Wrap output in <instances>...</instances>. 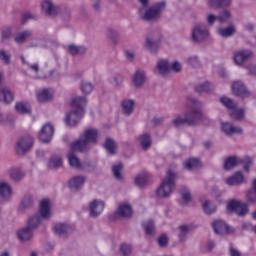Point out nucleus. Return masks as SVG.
<instances>
[{
	"label": "nucleus",
	"instance_id": "63",
	"mask_svg": "<svg viewBox=\"0 0 256 256\" xmlns=\"http://www.w3.org/2000/svg\"><path fill=\"white\" fill-rule=\"evenodd\" d=\"M30 19H37V15L31 12H25L22 14V23H27Z\"/></svg>",
	"mask_w": 256,
	"mask_h": 256
},
{
	"label": "nucleus",
	"instance_id": "9",
	"mask_svg": "<svg viewBox=\"0 0 256 256\" xmlns=\"http://www.w3.org/2000/svg\"><path fill=\"white\" fill-rule=\"evenodd\" d=\"M161 42V33L159 31L151 32L146 36L144 49L149 53H157L159 51V43Z\"/></svg>",
	"mask_w": 256,
	"mask_h": 256
},
{
	"label": "nucleus",
	"instance_id": "52",
	"mask_svg": "<svg viewBox=\"0 0 256 256\" xmlns=\"http://www.w3.org/2000/svg\"><path fill=\"white\" fill-rule=\"evenodd\" d=\"M149 177L147 176V174L142 173V174H138L135 177V183L138 187H143L145 185V183H147Z\"/></svg>",
	"mask_w": 256,
	"mask_h": 256
},
{
	"label": "nucleus",
	"instance_id": "45",
	"mask_svg": "<svg viewBox=\"0 0 256 256\" xmlns=\"http://www.w3.org/2000/svg\"><path fill=\"white\" fill-rule=\"evenodd\" d=\"M109 83L115 87V89H121L123 87V76L117 74L109 78Z\"/></svg>",
	"mask_w": 256,
	"mask_h": 256
},
{
	"label": "nucleus",
	"instance_id": "18",
	"mask_svg": "<svg viewBox=\"0 0 256 256\" xmlns=\"http://www.w3.org/2000/svg\"><path fill=\"white\" fill-rule=\"evenodd\" d=\"M154 73L161 75L162 77L169 75V73H171V64H169V61L167 60H159L154 69Z\"/></svg>",
	"mask_w": 256,
	"mask_h": 256
},
{
	"label": "nucleus",
	"instance_id": "16",
	"mask_svg": "<svg viewBox=\"0 0 256 256\" xmlns=\"http://www.w3.org/2000/svg\"><path fill=\"white\" fill-rule=\"evenodd\" d=\"M253 57V51L246 49V50H239L234 53L233 59L236 65H243L246 61H249Z\"/></svg>",
	"mask_w": 256,
	"mask_h": 256
},
{
	"label": "nucleus",
	"instance_id": "48",
	"mask_svg": "<svg viewBox=\"0 0 256 256\" xmlns=\"http://www.w3.org/2000/svg\"><path fill=\"white\" fill-rule=\"evenodd\" d=\"M142 225L146 235H153L155 233V222L153 220H148Z\"/></svg>",
	"mask_w": 256,
	"mask_h": 256
},
{
	"label": "nucleus",
	"instance_id": "2",
	"mask_svg": "<svg viewBox=\"0 0 256 256\" xmlns=\"http://www.w3.org/2000/svg\"><path fill=\"white\" fill-rule=\"evenodd\" d=\"M53 216V211H51V201L45 199L40 202L39 213L31 215L27 220V226L32 231L39 229L43 225V221H49Z\"/></svg>",
	"mask_w": 256,
	"mask_h": 256
},
{
	"label": "nucleus",
	"instance_id": "39",
	"mask_svg": "<svg viewBox=\"0 0 256 256\" xmlns=\"http://www.w3.org/2000/svg\"><path fill=\"white\" fill-rule=\"evenodd\" d=\"M68 51L70 55L75 57L76 55H85V53H87V48H85V46L69 45Z\"/></svg>",
	"mask_w": 256,
	"mask_h": 256
},
{
	"label": "nucleus",
	"instance_id": "3",
	"mask_svg": "<svg viewBox=\"0 0 256 256\" xmlns=\"http://www.w3.org/2000/svg\"><path fill=\"white\" fill-rule=\"evenodd\" d=\"M141 3L142 8L139 9L138 13L140 18L143 21H159L163 12L165 11V7H167V3L165 1H161L153 4L149 7V0H138ZM144 7H149L145 10Z\"/></svg>",
	"mask_w": 256,
	"mask_h": 256
},
{
	"label": "nucleus",
	"instance_id": "35",
	"mask_svg": "<svg viewBox=\"0 0 256 256\" xmlns=\"http://www.w3.org/2000/svg\"><path fill=\"white\" fill-rule=\"evenodd\" d=\"M31 37H33V32L31 30H24L16 34L14 41L21 45Z\"/></svg>",
	"mask_w": 256,
	"mask_h": 256
},
{
	"label": "nucleus",
	"instance_id": "51",
	"mask_svg": "<svg viewBox=\"0 0 256 256\" xmlns=\"http://www.w3.org/2000/svg\"><path fill=\"white\" fill-rule=\"evenodd\" d=\"M222 105L226 107L227 109H230L233 111L234 109H237V103H235L232 99L224 97L220 99Z\"/></svg>",
	"mask_w": 256,
	"mask_h": 256
},
{
	"label": "nucleus",
	"instance_id": "61",
	"mask_svg": "<svg viewBox=\"0 0 256 256\" xmlns=\"http://www.w3.org/2000/svg\"><path fill=\"white\" fill-rule=\"evenodd\" d=\"M132 251H133V248L131 247V245H129V244H122L121 246H120V253H121V255H123V256H129V255H131V253H132Z\"/></svg>",
	"mask_w": 256,
	"mask_h": 256
},
{
	"label": "nucleus",
	"instance_id": "21",
	"mask_svg": "<svg viewBox=\"0 0 256 256\" xmlns=\"http://www.w3.org/2000/svg\"><path fill=\"white\" fill-rule=\"evenodd\" d=\"M223 133L228 136L231 135H241L243 133V128L239 126H233V124L229 122H224L221 125Z\"/></svg>",
	"mask_w": 256,
	"mask_h": 256
},
{
	"label": "nucleus",
	"instance_id": "26",
	"mask_svg": "<svg viewBox=\"0 0 256 256\" xmlns=\"http://www.w3.org/2000/svg\"><path fill=\"white\" fill-rule=\"evenodd\" d=\"M138 141L143 151H149V149H151V145H153V140L151 139V135H149V133L140 135Z\"/></svg>",
	"mask_w": 256,
	"mask_h": 256
},
{
	"label": "nucleus",
	"instance_id": "59",
	"mask_svg": "<svg viewBox=\"0 0 256 256\" xmlns=\"http://www.w3.org/2000/svg\"><path fill=\"white\" fill-rule=\"evenodd\" d=\"M0 60L5 65H9L11 63V54L5 50H0Z\"/></svg>",
	"mask_w": 256,
	"mask_h": 256
},
{
	"label": "nucleus",
	"instance_id": "37",
	"mask_svg": "<svg viewBox=\"0 0 256 256\" xmlns=\"http://www.w3.org/2000/svg\"><path fill=\"white\" fill-rule=\"evenodd\" d=\"M12 190L11 186L7 182H1L0 183V197L2 199H9L11 197Z\"/></svg>",
	"mask_w": 256,
	"mask_h": 256
},
{
	"label": "nucleus",
	"instance_id": "64",
	"mask_svg": "<svg viewBox=\"0 0 256 256\" xmlns=\"http://www.w3.org/2000/svg\"><path fill=\"white\" fill-rule=\"evenodd\" d=\"M246 197L250 203H256V191L255 190H253V189L249 190Z\"/></svg>",
	"mask_w": 256,
	"mask_h": 256
},
{
	"label": "nucleus",
	"instance_id": "42",
	"mask_svg": "<svg viewBox=\"0 0 256 256\" xmlns=\"http://www.w3.org/2000/svg\"><path fill=\"white\" fill-rule=\"evenodd\" d=\"M61 165H63V158H61L59 155L52 156L48 163V167L50 169H57L61 167Z\"/></svg>",
	"mask_w": 256,
	"mask_h": 256
},
{
	"label": "nucleus",
	"instance_id": "32",
	"mask_svg": "<svg viewBox=\"0 0 256 256\" xmlns=\"http://www.w3.org/2000/svg\"><path fill=\"white\" fill-rule=\"evenodd\" d=\"M239 163H243V161L239 159L237 156H230L226 158L224 161V169L225 171H229L234 167H237Z\"/></svg>",
	"mask_w": 256,
	"mask_h": 256
},
{
	"label": "nucleus",
	"instance_id": "6",
	"mask_svg": "<svg viewBox=\"0 0 256 256\" xmlns=\"http://www.w3.org/2000/svg\"><path fill=\"white\" fill-rule=\"evenodd\" d=\"M177 181V173L173 172V170H168L166 174V178L162 180V183L158 187L156 193L158 197L162 199H166L171 196V193L175 191V183Z\"/></svg>",
	"mask_w": 256,
	"mask_h": 256
},
{
	"label": "nucleus",
	"instance_id": "23",
	"mask_svg": "<svg viewBox=\"0 0 256 256\" xmlns=\"http://www.w3.org/2000/svg\"><path fill=\"white\" fill-rule=\"evenodd\" d=\"M226 183L227 185H230V187H233V185H242V183H245V176L243 175V172H236L226 179Z\"/></svg>",
	"mask_w": 256,
	"mask_h": 256
},
{
	"label": "nucleus",
	"instance_id": "11",
	"mask_svg": "<svg viewBox=\"0 0 256 256\" xmlns=\"http://www.w3.org/2000/svg\"><path fill=\"white\" fill-rule=\"evenodd\" d=\"M41 9L46 17H57L61 13V7L55 5L53 0H42Z\"/></svg>",
	"mask_w": 256,
	"mask_h": 256
},
{
	"label": "nucleus",
	"instance_id": "57",
	"mask_svg": "<svg viewBox=\"0 0 256 256\" xmlns=\"http://www.w3.org/2000/svg\"><path fill=\"white\" fill-rule=\"evenodd\" d=\"M122 169H123V164H121V163L114 165L112 167V173H113L115 179H123V176L121 175Z\"/></svg>",
	"mask_w": 256,
	"mask_h": 256
},
{
	"label": "nucleus",
	"instance_id": "28",
	"mask_svg": "<svg viewBox=\"0 0 256 256\" xmlns=\"http://www.w3.org/2000/svg\"><path fill=\"white\" fill-rule=\"evenodd\" d=\"M232 0H207V5L210 9H225L231 5Z\"/></svg>",
	"mask_w": 256,
	"mask_h": 256
},
{
	"label": "nucleus",
	"instance_id": "13",
	"mask_svg": "<svg viewBox=\"0 0 256 256\" xmlns=\"http://www.w3.org/2000/svg\"><path fill=\"white\" fill-rule=\"evenodd\" d=\"M105 209V202L103 200H93L89 203V215L93 219H97Z\"/></svg>",
	"mask_w": 256,
	"mask_h": 256
},
{
	"label": "nucleus",
	"instance_id": "8",
	"mask_svg": "<svg viewBox=\"0 0 256 256\" xmlns=\"http://www.w3.org/2000/svg\"><path fill=\"white\" fill-rule=\"evenodd\" d=\"M226 209L229 213H235L238 217H245V215L249 214V204L237 199L228 201Z\"/></svg>",
	"mask_w": 256,
	"mask_h": 256
},
{
	"label": "nucleus",
	"instance_id": "49",
	"mask_svg": "<svg viewBox=\"0 0 256 256\" xmlns=\"http://www.w3.org/2000/svg\"><path fill=\"white\" fill-rule=\"evenodd\" d=\"M80 91H82L84 95H89L93 91V85L91 84V82L82 80L80 82Z\"/></svg>",
	"mask_w": 256,
	"mask_h": 256
},
{
	"label": "nucleus",
	"instance_id": "22",
	"mask_svg": "<svg viewBox=\"0 0 256 256\" xmlns=\"http://www.w3.org/2000/svg\"><path fill=\"white\" fill-rule=\"evenodd\" d=\"M33 205H34L33 196L25 195L20 202L18 211L19 213H25V211H28V209H31Z\"/></svg>",
	"mask_w": 256,
	"mask_h": 256
},
{
	"label": "nucleus",
	"instance_id": "36",
	"mask_svg": "<svg viewBox=\"0 0 256 256\" xmlns=\"http://www.w3.org/2000/svg\"><path fill=\"white\" fill-rule=\"evenodd\" d=\"M104 148L109 155H117V142L112 138H106Z\"/></svg>",
	"mask_w": 256,
	"mask_h": 256
},
{
	"label": "nucleus",
	"instance_id": "60",
	"mask_svg": "<svg viewBox=\"0 0 256 256\" xmlns=\"http://www.w3.org/2000/svg\"><path fill=\"white\" fill-rule=\"evenodd\" d=\"M59 15H61L64 21H69L71 19V10L67 7H60Z\"/></svg>",
	"mask_w": 256,
	"mask_h": 256
},
{
	"label": "nucleus",
	"instance_id": "41",
	"mask_svg": "<svg viewBox=\"0 0 256 256\" xmlns=\"http://www.w3.org/2000/svg\"><path fill=\"white\" fill-rule=\"evenodd\" d=\"M37 97H38V101H40V103H45V101H49V100L53 99V94L51 93L50 89L45 88L37 94Z\"/></svg>",
	"mask_w": 256,
	"mask_h": 256
},
{
	"label": "nucleus",
	"instance_id": "15",
	"mask_svg": "<svg viewBox=\"0 0 256 256\" xmlns=\"http://www.w3.org/2000/svg\"><path fill=\"white\" fill-rule=\"evenodd\" d=\"M232 93L238 97H251V92L247 89V86L242 81H235L232 83Z\"/></svg>",
	"mask_w": 256,
	"mask_h": 256
},
{
	"label": "nucleus",
	"instance_id": "53",
	"mask_svg": "<svg viewBox=\"0 0 256 256\" xmlns=\"http://www.w3.org/2000/svg\"><path fill=\"white\" fill-rule=\"evenodd\" d=\"M172 125L173 127H183V125H187V121L185 119V116L177 115L173 120H172Z\"/></svg>",
	"mask_w": 256,
	"mask_h": 256
},
{
	"label": "nucleus",
	"instance_id": "44",
	"mask_svg": "<svg viewBox=\"0 0 256 256\" xmlns=\"http://www.w3.org/2000/svg\"><path fill=\"white\" fill-rule=\"evenodd\" d=\"M25 177V172L19 168H12L10 170V178L13 181H21Z\"/></svg>",
	"mask_w": 256,
	"mask_h": 256
},
{
	"label": "nucleus",
	"instance_id": "17",
	"mask_svg": "<svg viewBox=\"0 0 256 256\" xmlns=\"http://www.w3.org/2000/svg\"><path fill=\"white\" fill-rule=\"evenodd\" d=\"M212 227L216 235H227V233L233 232V229H231L229 225H227V223H225L223 220L214 221L212 223Z\"/></svg>",
	"mask_w": 256,
	"mask_h": 256
},
{
	"label": "nucleus",
	"instance_id": "34",
	"mask_svg": "<svg viewBox=\"0 0 256 256\" xmlns=\"http://www.w3.org/2000/svg\"><path fill=\"white\" fill-rule=\"evenodd\" d=\"M13 99H14L13 92H11L9 88L4 87L0 89V101H2L3 103L9 104L13 101Z\"/></svg>",
	"mask_w": 256,
	"mask_h": 256
},
{
	"label": "nucleus",
	"instance_id": "27",
	"mask_svg": "<svg viewBox=\"0 0 256 256\" xmlns=\"http://www.w3.org/2000/svg\"><path fill=\"white\" fill-rule=\"evenodd\" d=\"M235 33H237V27H235V25L233 24L218 29V35H220V37H223V39H229V37H233Z\"/></svg>",
	"mask_w": 256,
	"mask_h": 256
},
{
	"label": "nucleus",
	"instance_id": "56",
	"mask_svg": "<svg viewBox=\"0 0 256 256\" xmlns=\"http://www.w3.org/2000/svg\"><path fill=\"white\" fill-rule=\"evenodd\" d=\"M186 63L191 67H201V60L198 56H190L186 59Z\"/></svg>",
	"mask_w": 256,
	"mask_h": 256
},
{
	"label": "nucleus",
	"instance_id": "7",
	"mask_svg": "<svg viewBox=\"0 0 256 256\" xmlns=\"http://www.w3.org/2000/svg\"><path fill=\"white\" fill-rule=\"evenodd\" d=\"M211 37V31L209 30V26L203 22H197L191 28L190 31V41L192 43H205V41L209 40Z\"/></svg>",
	"mask_w": 256,
	"mask_h": 256
},
{
	"label": "nucleus",
	"instance_id": "47",
	"mask_svg": "<svg viewBox=\"0 0 256 256\" xmlns=\"http://www.w3.org/2000/svg\"><path fill=\"white\" fill-rule=\"evenodd\" d=\"M78 169L80 171H88V173H91V171H95V169H97V164H93L91 161L87 160L82 162Z\"/></svg>",
	"mask_w": 256,
	"mask_h": 256
},
{
	"label": "nucleus",
	"instance_id": "62",
	"mask_svg": "<svg viewBox=\"0 0 256 256\" xmlns=\"http://www.w3.org/2000/svg\"><path fill=\"white\" fill-rule=\"evenodd\" d=\"M106 35L107 37H109V39H111L114 43L115 41H117V38L119 37V33L116 32L115 29L113 28H108L106 31Z\"/></svg>",
	"mask_w": 256,
	"mask_h": 256
},
{
	"label": "nucleus",
	"instance_id": "14",
	"mask_svg": "<svg viewBox=\"0 0 256 256\" xmlns=\"http://www.w3.org/2000/svg\"><path fill=\"white\" fill-rule=\"evenodd\" d=\"M55 128L50 123L44 124L39 133L41 143H49L53 139Z\"/></svg>",
	"mask_w": 256,
	"mask_h": 256
},
{
	"label": "nucleus",
	"instance_id": "29",
	"mask_svg": "<svg viewBox=\"0 0 256 256\" xmlns=\"http://www.w3.org/2000/svg\"><path fill=\"white\" fill-rule=\"evenodd\" d=\"M121 105L124 115L129 116L135 111V100L133 99H124Z\"/></svg>",
	"mask_w": 256,
	"mask_h": 256
},
{
	"label": "nucleus",
	"instance_id": "50",
	"mask_svg": "<svg viewBox=\"0 0 256 256\" xmlns=\"http://www.w3.org/2000/svg\"><path fill=\"white\" fill-rule=\"evenodd\" d=\"M91 9L93 11V13H95L96 15H99V13H101L103 11V2H101V0H91Z\"/></svg>",
	"mask_w": 256,
	"mask_h": 256
},
{
	"label": "nucleus",
	"instance_id": "33",
	"mask_svg": "<svg viewBox=\"0 0 256 256\" xmlns=\"http://www.w3.org/2000/svg\"><path fill=\"white\" fill-rule=\"evenodd\" d=\"M17 235L20 241H29L33 237V230L29 226H25L18 230Z\"/></svg>",
	"mask_w": 256,
	"mask_h": 256
},
{
	"label": "nucleus",
	"instance_id": "40",
	"mask_svg": "<svg viewBox=\"0 0 256 256\" xmlns=\"http://www.w3.org/2000/svg\"><path fill=\"white\" fill-rule=\"evenodd\" d=\"M15 110L17 113L25 115L27 113H31V106L27 102H17L15 105Z\"/></svg>",
	"mask_w": 256,
	"mask_h": 256
},
{
	"label": "nucleus",
	"instance_id": "55",
	"mask_svg": "<svg viewBox=\"0 0 256 256\" xmlns=\"http://www.w3.org/2000/svg\"><path fill=\"white\" fill-rule=\"evenodd\" d=\"M231 19V12L229 10H224L219 13L218 15V21L220 23H227Z\"/></svg>",
	"mask_w": 256,
	"mask_h": 256
},
{
	"label": "nucleus",
	"instance_id": "5",
	"mask_svg": "<svg viewBox=\"0 0 256 256\" xmlns=\"http://www.w3.org/2000/svg\"><path fill=\"white\" fill-rule=\"evenodd\" d=\"M188 111L184 114V119H186V125L193 127L199 123L201 119V112L199 109L203 107V103L196 98H189L187 101Z\"/></svg>",
	"mask_w": 256,
	"mask_h": 256
},
{
	"label": "nucleus",
	"instance_id": "54",
	"mask_svg": "<svg viewBox=\"0 0 256 256\" xmlns=\"http://www.w3.org/2000/svg\"><path fill=\"white\" fill-rule=\"evenodd\" d=\"M230 116L232 119H235V121H241V119H243V117H245V111L243 109L237 110V108H235L230 113Z\"/></svg>",
	"mask_w": 256,
	"mask_h": 256
},
{
	"label": "nucleus",
	"instance_id": "38",
	"mask_svg": "<svg viewBox=\"0 0 256 256\" xmlns=\"http://www.w3.org/2000/svg\"><path fill=\"white\" fill-rule=\"evenodd\" d=\"M202 207L206 215H213V213L217 212V205H215L211 200H205Z\"/></svg>",
	"mask_w": 256,
	"mask_h": 256
},
{
	"label": "nucleus",
	"instance_id": "19",
	"mask_svg": "<svg viewBox=\"0 0 256 256\" xmlns=\"http://www.w3.org/2000/svg\"><path fill=\"white\" fill-rule=\"evenodd\" d=\"M85 181H87L85 176H74L69 180L68 187L74 191H79L85 185Z\"/></svg>",
	"mask_w": 256,
	"mask_h": 256
},
{
	"label": "nucleus",
	"instance_id": "43",
	"mask_svg": "<svg viewBox=\"0 0 256 256\" xmlns=\"http://www.w3.org/2000/svg\"><path fill=\"white\" fill-rule=\"evenodd\" d=\"M195 91L196 93H210V91H213V84L209 82L198 84Z\"/></svg>",
	"mask_w": 256,
	"mask_h": 256
},
{
	"label": "nucleus",
	"instance_id": "4",
	"mask_svg": "<svg viewBox=\"0 0 256 256\" xmlns=\"http://www.w3.org/2000/svg\"><path fill=\"white\" fill-rule=\"evenodd\" d=\"M99 141V130L95 128L86 129L80 138L72 143V149L79 150L80 153H85L89 151V145H95Z\"/></svg>",
	"mask_w": 256,
	"mask_h": 256
},
{
	"label": "nucleus",
	"instance_id": "58",
	"mask_svg": "<svg viewBox=\"0 0 256 256\" xmlns=\"http://www.w3.org/2000/svg\"><path fill=\"white\" fill-rule=\"evenodd\" d=\"M12 35H13V29L11 27H6L2 29V32H1L2 41H7L11 39Z\"/></svg>",
	"mask_w": 256,
	"mask_h": 256
},
{
	"label": "nucleus",
	"instance_id": "30",
	"mask_svg": "<svg viewBox=\"0 0 256 256\" xmlns=\"http://www.w3.org/2000/svg\"><path fill=\"white\" fill-rule=\"evenodd\" d=\"M180 195L182 200H180L179 204L182 207H185L187 204L191 203V191H189L187 186H182L180 188Z\"/></svg>",
	"mask_w": 256,
	"mask_h": 256
},
{
	"label": "nucleus",
	"instance_id": "25",
	"mask_svg": "<svg viewBox=\"0 0 256 256\" xmlns=\"http://www.w3.org/2000/svg\"><path fill=\"white\" fill-rule=\"evenodd\" d=\"M177 231L179 242L185 243V241H187V235L191 233V226L188 224H181L178 226Z\"/></svg>",
	"mask_w": 256,
	"mask_h": 256
},
{
	"label": "nucleus",
	"instance_id": "1",
	"mask_svg": "<svg viewBox=\"0 0 256 256\" xmlns=\"http://www.w3.org/2000/svg\"><path fill=\"white\" fill-rule=\"evenodd\" d=\"M87 98L83 96L76 97L71 101V111L66 114L65 123L68 127H75L85 114Z\"/></svg>",
	"mask_w": 256,
	"mask_h": 256
},
{
	"label": "nucleus",
	"instance_id": "20",
	"mask_svg": "<svg viewBox=\"0 0 256 256\" xmlns=\"http://www.w3.org/2000/svg\"><path fill=\"white\" fill-rule=\"evenodd\" d=\"M145 81H147V73L141 69L136 70L132 77L134 86L137 88L143 87V85H145Z\"/></svg>",
	"mask_w": 256,
	"mask_h": 256
},
{
	"label": "nucleus",
	"instance_id": "24",
	"mask_svg": "<svg viewBox=\"0 0 256 256\" xmlns=\"http://www.w3.org/2000/svg\"><path fill=\"white\" fill-rule=\"evenodd\" d=\"M75 151H79L76 149H73V144H71V150L68 153V163L70 167H74V169H79L81 167V161L79 160V157L75 155Z\"/></svg>",
	"mask_w": 256,
	"mask_h": 256
},
{
	"label": "nucleus",
	"instance_id": "10",
	"mask_svg": "<svg viewBox=\"0 0 256 256\" xmlns=\"http://www.w3.org/2000/svg\"><path fill=\"white\" fill-rule=\"evenodd\" d=\"M133 216V208L129 204H120L118 209L109 216L110 221H117V219H129Z\"/></svg>",
	"mask_w": 256,
	"mask_h": 256
},
{
	"label": "nucleus",
	"instance_id": "46",
	"mask_svg": "<svg viewBox=\"0 0 256 256\" xmlns=\"http://www.w3.org/2000/svg\"><path fill=\"white\" fill-rule=\"evenodd\" d=\"M183 167L184 169H187V171H191L192 169H195V167H199V159L190 158L183 163Z\"/></svg>",
	"mask_w": 256,
	"mask_h": 256
},
{
	"label": "nucleus",
	"instance_id": "31",
	"mask_svg": "<svg viewBox=\"0 0 256 256\" xmlns=\"http://www.w3.org/2000/svg\"><path fill=\"white\" fill-rule=\"evenodd\" d=\"M54 233L60 237H67L71 233V227L67 224L58 223L54 226Z\"/></svg>",
	"mask_w": 256,
	"mask_h": 256
},
{
	"label": "nucleus",
	"instance_id": "12",
	"mask_svg": "<svg viewBox=\"0 0 256 256\" xmlns=\"http://www.w3.org/2000/svg\"><path fill=\"white\" fill-rule=\"evenodd\" d=\"M31 147H33V137L25 136L17 142L16 151L18 155H25Z\"/></svg>",
	"mask_w": 256,
	"mask_h": 256
}]
</instances>
